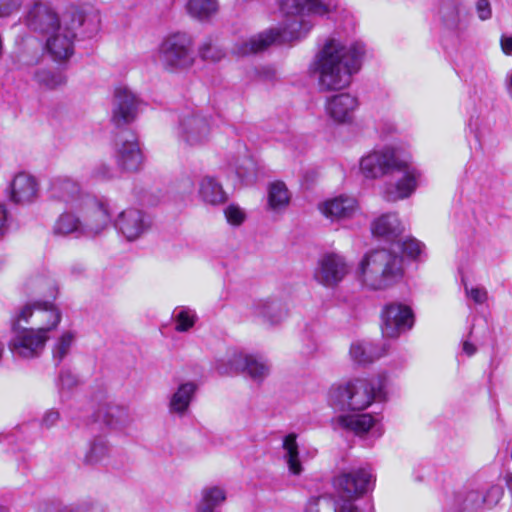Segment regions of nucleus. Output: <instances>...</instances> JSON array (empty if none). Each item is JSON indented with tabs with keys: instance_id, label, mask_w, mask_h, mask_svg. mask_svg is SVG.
Instances as JSON below:
<instances>
[{
	"instance_id": "ea45409f",
	"label": "nucleus",
	"mask_w": 512,
	"mask_h": 512,
	"mask_svg": "<svg viewBox=\"0 0 512 512\" xmlns=\"http://www.w3.org/2000/svg\"><path fill=\"white\" fill-rule=\"evenodd\" d=\"M75 340V334L71 331H65L55 342L52 350L53 360L59 364L70 352Z\"/></svg>"
},
{
	"instance_id": "39448f33",
	"label": "nucleus",
	"mask_w": 512,
	"mask_h": 512,
	"mask_svg": "<svg viewBox=\"0 0 512 512\" xmlns=\"http://www.w3.org/2000/svg\"><path fill=\"white\" fill-rule=\"evenodd\" d=\"M374 476L366 468L342 472L332 480L337 498L326 497L333 512H359L354 501L366 494L373 486Z\"/></svg>"
},
{
	"instance_id": "5701e85b",
	"label": "nucleus",
	"mask_w": 512,
	"mask_h": 512,
	"mask_svg": "<svg viewBox=\"0 0 512 512\" xmlns=\"http://www.w3.org/2000/svg\"><path fill=\"white\" fill-rule=\"evenodd\" d=\"M51 197L66 203L69 209L77 210L85 197L91 195L84 193L80 185L70 178L55 179L50 188Z\"/></svg>"
},
{
	"instance_id": "6e6552de",
	"label": "nucleus",
	"mask_w": 512,
	"mask_h": 512,
	"mask_svg": "<svg viewBox=\"0 0 512 512\" xmlns=\"http://www.w3.org/2000/svg\"><path fill=\"white\" fill-rule=\"evenodd\" d=\"M13 336L8 347L12 354L23 359L39 357L45 348L49 335L43 329L27 328L23 323L12 319Z\"/></svg>"
},
{
	"instance_id": "79ce46f5",
	"label": "nucleus",
	"mask_w": 512,
	"mask_h": 512,
	"mask_svg": "<svg viewBox=\"0 0 512 512\" xmlns=\"http://www.w3.org/2000/svg\"><path fill=\"white\" fill-rule=\"evenodd\" d=\"M199 53L203 59L211 61H219L224 57L223 50L210 39L200 46Z\"/></svg>"
},
{
	"instance_id": "7ed1b4c3",
	"label": "nucleus",
	"mask_w": 512,
	"mask_h": 512,
	"mask_svg": "<svg viewBox=\"0 0 512 512\" xmlns=\"http://www.w3.org/2000/svg\"><path fill=\"white\" fill-rule=\"evenodd\" d=\"M403 274L402 257L387 249L367 253L358 268L360 281L372 290H383L393 286L402 279Z\"/></svg>"
},
{
	"instance_id": "f257e3e1",
	"label": "nucleus",
	"mask_w": 512,
	"mask_h": 512,
	"mask_svg": "<svg viewBox=\"0 0 512 512\" xmlns=\"http://www.w3.org/2000/svg\"><path fill=\"white\" fill-rule=\"evenodd\" d=\"M339 0H280V9L287 16L299 19L260 32L247 39L238 40L232 49L237 56H249L266 50L273 44L299 40L305 37L314 27V22L306 17H326L337 13Z\"/></svg>"
},
{
	"instance_id": "8fccbe9b",
	"label": "nucleus",
	"mask_w": 512,
	"mask_h": 512,
	"mask_svg": "<svg viewBox=\"0 0 512 512\" xmlns=\"http://www.w3.org/2000/svg\"><path fill=\"white\" fill-rule=\"evenodd\" d=\"M466 295L470 297L475 303L482 304L487 299V291L480 287H465Z\"/></svg>"
},
{
	"instance_id": "a878e982",
	"label": "nucleus",
	"mask_w": 512,
	"mask_h": 512,
	"mask_svg": "<svg viewBox=\"0 0 512 512\" xmlns=\"http://www.w3.org/2000/svg\"><path fill=\"white\" fill-rule=\"evenodd\" d=\"M227 499L226 490L217 485H208L201 489L195 504V512H218Z\"/></svg>"
},
{
	"instance_id": "aec40b11",
	"label": "nucleus",
	"mask_w": 512,
	"mask_h": 512,
	"mask_svg": "<svg viewBox=\"0 0 512 512\" xmlns=\"http://www.w3.org/2000/svg\"><path fill=\"white\" fill-rule=\"evenodd\" d=\"M358 107V100L350 93H340L327 98L325 111L327 116L336 124L352 122Z\"/></svg>"
},
{
	"instance_id": "f8f14e48",
	"label": "nucleus",
	"mask_w": 512,
	"mask_h": 512,
	"mask_svg": "<svg viewBox=\"0 0 512 512\" xmlns=\"http://www.w3.org/2000/svg\"><path fill=\"white\" fill-rule=\"evenodd\" d=\"M395 171L401 173L395 184L386 186L383 197L388 202H397L409 198L417 189L422 173L412 164L401 160Z\"/></svg>"
},
{
	"instance_id": "680f3d73",
	"label": "nucleus",
	"mask_w": 512,
	"mask_h": 512,
	"mask_svg": "<svg viewBox=\"0 0 512 512\" xmlns=\"http://www.w3.org/2000/svg\"><path fill=\"white\" fill-rule=\"evenodd\" d=\"M82 270H83L82 268H80V269L76 268V271H78V273H81Z\"/></svg>"
},
{
	"instance_id": "13d9d810",
	"label": "nucleus",
	"mask_w": 512,
	"mask_h": 512,
	"mask_svg": "<svg viewBox=\"0 0 512 512\" xmlns=\"http://www.w3.org/2000/svg\"><path fill=\"white\" fill-rule=\"evenodd\" d=\"M317 348H318L317 342L315 340H312L304 352L306 354H312L317 350Z\"/></svg>"
},
{
	"instance_id": "6e6d98bb",
	"label": "nucleus",
	"mask_w": 512,
	"mask_h": 512,
	"mask_svg": "<svg viewBox=\"0 0 512 512\" xmlns=\"http://www.w3.org/2000/svg\"><path fill=\"white\" fill-rule=\"evenodd\" d=\"M501 48L505 54H512V37H501Z\"/></svg>"
},
{
	"instance_id": "c756f323",
	"label": "nucleus",
	"mask_w": 512,
	"mask_h": 512,
	"mask_svg": "<svg viewBox=\"0 0 512 512\" xmlns=\"http://www.w3.org/2000/svg\"><path fill=\"white\" fill-rule=\"evenodd\" d=\"M349 355L354 363L366 365L385 355V349L368 341L357 340L351 344Z\"/></svg>"
},
{
	"instance_id": "72a5a7b5",
	"label": "nucleus",
	"mask_w": 512,
	"mask_h": 512,
	"mask_svg": "<svg viewBox=\"0 0 512 512\" xmlns=\"http://www.w3.org/2000/svg\"><path fill=\"white\" fill-rule=\"evenodd\" d=\"M337 422L356 435H364L375 425V419L370 414L342 415L337 418Z\"/></svg>"
},
{
	"instance_id": "69168bd1",
	"label": "nucleus",
	"mask_w": 512,
	"mask_h": 512,
	"mask_svg": "<svg viewBox=\"0 0 512 512\" xmlns=\"http://www.w3.org/2000/svg\"><path fill=\"white\" fill-rule=\"evenodd\" d=\"M449 512H456V511H454V510H451V511H449Z\"/></svg>"
},
{
	"instance_id": "603ef678",
	"label": "nucleus",
	"mask_w": 512,
	"mask_h": 512,
	"mask_svg": "<svg viewBox=\"0 0 512 512\" xmlns=\"http://www.w3.org/2000/svg\"><path fill=\"white\" fill-rule=\"evenodd\" d=\"M48 284V281L44 278L30 279L26 283L28 290L41 294L43 292V286Z\"/></svg>"
},
{
	"instance_id": "9d476101",
	"label": "nucleus",
	"mask_w": 512,
	"mask_h": 512,
	"mask_svg": "<svg viewBox=\"0 0 512 512\" xmlns=\"http://www.w3.org/2000/svg\"><path fill=\"white\" fill-rule=\"evenodd\" d=\"M81 214L85 237H93L104 231L111 221L108 206L94 196L85 197L76 210Z\"/></svg>"
},
{
	"instance_id": "423d86ee",
	"label": "nucleus",
	"mask_w": 512,
	"mask_h": 512,
	"mask_svg": "<svg viewBox=\"0 0 512 512\" xmlns=\"http://www.w3.org/2000/svg\"><path fill=\"white\" fill-rule=\"evenodd\" d=\"M83 23L81 11L73 9L63 13L62 27L46 36L45 49L53 60L61 62L73 55L77 30Z\"/></svg>"
},
{
	"instance_id": "0e129e2a",
	"label": "nucleus",
	"mask_w": 512,
	"mask_h": 512,
	"mask_svg": "<svg viewBox=\"0 0 512 512\" xmlns=\"http://www.w3.org/2000/svg\"><path fill=\"white\" fill-rule=\"evenodd\" d=\"M510 481H511V476H508L507 483L509 484Z\"/></svg>"
},
{
	"instance_id": "f03ea898",
	"label": "nucleus",
	"mask_w": 512,
	"mask_h": 512,
	"mask_svg": "<svg viewBox=\"0 0 512 512\" xmlns=\"http://www.w3.org/2000/svg\"><path fill=\"white\" fill-rule=\"evenodd\" d=\"M365 55L363 42H347L336 33L327 37L319 47L310 71L317 76L320 90H342L350 85L352 76L361 69Z\"/></svg>"
},
{
	"instance_id": "2f4dec72",
	"label": "nucleus",
	"mask_w": 512,
	"mask_h": 512,
	"mask_svg": "<svg viewBox=\"0 0 512 512\" xmlns=\"http://www.w3.org/2000/svg\"><path fill=\"white\" fill-rule=\"evenodd\" d=\"M504 494V490L499 485L491 486L485 493L471 491L465 499V509H478L482 506L489 508L495 506Z\"/></svg>"
},
{
	"instance_id": "052dcab7",
	"label": "nucleus",
	"mask_w": 512,
	"mask_h": 512,
	"mask_svg": "<svg viewBox=\"0 0 512 512\" xmlns=\"http://www.w3.org/2000/svg\"><path fill=\"white\" fill-rule=\"evenodd\" d=\"M103 168H104V171H103V172H99V174H100L101 176H103V177H106V176H108V175H109V168H108V167H106V166H103Z\"/></svg>"
},
{
	"instance_id": "f3484780",
	"label": "nucleus",
	"mask_w": 512,
	"mask_h": 512,
	"mask_svg": "<svg viewBox=\"0 0 512 512\" xmlns=\"http://www.w3.org/2000/svg\"><path fill=\"white\" fill-rule=\"evenodd\" d=\"M137 96L126 86H118L114 92L111 120L116 126L130 123L136 115Z\"/></svg>"
},
{
	"instance_id": "0eeeda50",
	"label": "nucleus",
	"mask_w": 512,
	"mask_h": 512,
	"mask_svg": "<svg viewBox=\"0 0 512 512\" xmlns=\"http://www.w3.org/2000/svg\"><path fill=\"white\" fill-rule=\"evenodd\" d=\"M157 60L169 72L187 69L194 63L193 43L186 33L166 37L159 46Z\"/></svg>"
},
{
	"instance_id": "ddd939ff",
	"label": "nucleus",
	"mask_w": 512,
	"mask_h": 512,
	"mask_svg": "<svg viewBox=\"0 0 512 512\" xmlns=\"http://www.w3.org/2000/svg\"><path fill=\"white\" fill-rule=\"evenodd\" d=\"M25 24L30 30L46 37L62 27L63 14L59 15L47 3L37 2L29 8Z\"/></svg>"
},
{
	"instance_id": "c03bdc74",
	"label": "nucleus",
	"mask_w": 512,
	"mask_h": 512,
	"mask_svg": "<svg viewBox=\"0 0 512 512\" xmlns=\"http://www.w3.org/2000/svg\"><path fill=\"white\" fill-rule=\"evenodd\" d=\"M225 217L229 224L238 226L245 220V212L237 205L230 204L224 210Z\"/></svg>"
},
{
	"instance_id": "4be33fe9",
	"label": "nucleus",
	"mask_w": 512,
	"mask_h": 512,
	"mask_svg": "<svg viewBox=\"0 0 512 512\" xmlns=\"http://www.w3.org/2000/svg\"><path fill=\"white\" fill-rule=\"evenodd\" d=\"M248 316L260 319L264 323L277 325L288 316L287 307L275 299H260L247 308Z\"/></svg>"
},
{
	"instance_id": "37998d69",
	"label": "nucleus",
	"mask_w": 512,
	"mask_h": 512,
	"mask_svg": "<svg viewBox=\"0 0 512 512\" xmlns=\"http://www.w3.org/2000/svg\"><path fill=\"white\" fill-rule=\"evenodd\" d=\"M397 247L401 248L403 253H405L407 256L411 258H416L421 254L423 245L416 239L407 238L401 243L398 242Z\"/></svg>"
},
{
	"instance_id": "a19ab883",
	"label": "nucleus",
	"mask_w": 512,
	"mask_h": 512,
	"mask_svg": "<svg viewBox=\"0 0 512 512\" xmlns=\"http://www.w3.org/2000/svg\"><path fill=\"white\" fill-rule=\"evenodd\" d=\"M107 417L110 424L127 425L132 422L128 409L122 406H109Z\"/></svg>"
},
{
	"instance_id": "4d7b16f0",
	"label": "nucleus",
	"mask_w": 512,
	"mask_h": 512,
	"mask_svg": "<svg viewBox=\"0 0 512 512\" xmlns=\"http://www.w3.org/2000/svg\"><path fill=\"white\" fill-rule=\"evenodd\" d=\"M462 351L463 353L470 357L476 353L477 349L474 344H472L468 340H465L462 343Z\"/></svg>"
},
{
	"instance_id": "3c124183",
	"label": "nucleus",
	"mask_w": 512,
	"mask_h": 512,
	"mask_svg": "<svg viewBox=\"0 0 512 512\" xmlns=\"http://www.w3.org/2000/svg\"><path fill=\"white\" fill-rule=\"evenodd\" d=\"M10 226V215L7 209L0 205V241L5 237L8 233Z\"/></svg>"
},
{
	"instance_id": "412c9836",
	"label": "nucleus",
	"mask_w": 512,
	"mask_h": 512,
	"mask_svg": "<svg viewBox=\"0 0 512 512\" xmlns=\"http://www.w3.org/2000/svg\"><path fill=\"white\" fill-rule=\"evenodd\" d=\"M319 210L331 221L348 220L359 212V204L352 196L339 195L320 203Z\"/></svg>"
},
{
	"instance_id": "c85d7f7f",
	"label": "nucleus",
	"mask_w": 512,
	"mask_h": 512,
	"mask_svg": "<svg viewBox=\"0 0 512 512\" xmlns=\"http://www.w3.org/2000/svg\"><path fill=\"white\" fill-rule=\"evenodd\" d=\"M53 233L58 236L74 235L76 238L84 236L81 214L75 209L60 214L53 225Z\"/></svg>"
},
{
	"instance_id": "de8ad7c7",
	"label": "nucleus",
	"mask_w": 512,
	"mask_h": 512,
	"mask_svg": "<svg viewBox=\"0 0 512 512\" xmlns=\"http://www.w3.org/2000/svg\"><path fill=\"white\" fill-rule=\"evenodd\" d=\"M22 6V0H0V17H8Z\"/></svg>"
},
{
	"instance_id": "20e7f679",
	"label": "nucleus",
	"mask_w": 512,
	"mask_h": 512,
	"mask_svg": "<svg viewBox=\"0 0 512 512\" xmlns=\"http://www.w3.org/2000/svg\"><path fill=\"white\" fill-rule=\"evenodd\" d=\"M384 398L381 379H357L329 392V404L340 410L361 411L368 408L374 400Z\"/></svg>"
},
{
	"instance_id": "4c0bfd02",
	"label": "nucleus",
	"mask_w": 512,
	"mask_h": 512,
	"mask_svg": "<svg viewBox=\"0 0 512 512\" xmlns=\"http://www.w3.org/2000/svg\"><path fill=\"white\" fill-rule=\"evenodd\" d=\"M173 317L177 332H187L195 325L197 320L196 312L186 306L177 307L173 312Z\"/></svg>"
},
{
	"instance_id": "c9c22d12",
	"label": "nucleus",
	"mask_w": 512,
	"mask_h": 512,
	"mask_svg": "<svg viewBox=\"0 0 512 512\" xmlns=\"http://www.w3.org/2000/svg\"><path fill=\"white\" fill-rule=\"evenodd\" d=\"M290 200V195L283 182H274L269 186L268 205L273 211L285 208Z\"/></svg>"
},
{
	"instance_id": "473e14b6",
	"label": "nucleus",
	"mask_w": 512,
	"mask_h": 512,
	"mask_svg": "<svg viewBox=\"0 0 512 512\" xmlns=\"http://www.w3.org/2000/svg\"><path fill=\"white\" fill-rule=\"evenodd\" d=\"M297 436L290 433L283 439L284 460L287 464L288 470L292 475H300L303 471V466L299 456V446L297 443Z\"/></svg>"
},
{
	"instance_id": "58836bf2",
	"label": "nucleus",
	"mask_w": 512,
	"mask_h": 512,
	"mask_svg": "<svg viewBox=\"0 0 512 512\" xmlns=\"http://www.w3.org/2000/svg\"><path fill=\"white\" fill-rule=\"evenodd\" d=\"M35 80L39 85L55 89L65 85L66 76L61 71L41 69L35 73Z\"/></svg>"
},
{
	"instance_id": "a18cd8bd",
	"label": "nucleus",
	"mask_w": 512,
	"mask_h": 512,
	"mask_svg": "<svg viewBox=\"0 0 512 512\" xmlns=\"http://www.w3.org/2000/svg\"><path fill=\"white\" fill-rule=\"evenodd\" d=\"M331 503L327 498H311L307 504L306 512H331Z\"/></svg>"
},
{
	"instance_id": "a211bd4d",
	"label": "nucleus",
	"mask_w": 512,
	"mask_h": 512,
	"mask_svg": "<svg viewBox=\"0 0 512 512\" xmlns=\"http://www.w3.org/2000/svg\"><path fill=\"white\" fill-rule=\"evenodd\" d=\"M210 133V122L205 116L192 114L180 120L179 137L190 146L205 143L209 139Z\"/></svg>"
},
{
	"instance_id": "b1692460",
	"label": "nucleus",
	"mask_w": 512,
	"mask_h": 512,
	"mask_svg": "<svg viewBox=\"0 0 512 512\" xmlns=\"http://www.w3.org/2000/svg\"><path fill=\"white\" fill-rule=\"evenodd\" d=\"M232 362L236 370L245 372L257 382L263 381L270 372V365L260 356L237 354Z\"/></svg>"
},
{
	"instance_id": "2eb2a0df",
	"label": "nucleus",
	"mask_w": 512,
	"mask_h": 512,
	"mask_svg": "<svg viewBox=\"0 0 512 512\" xmlns=\"http://www.w3.org/2000/svg\"><path fill=\"white\" fill-rule=\"evenodd\" d=\"M349 270L350 267L342 255L330 253L318 261L314 277L318 283L326 287H334L345 278Z\"/></svg>"
},
{
	"instance_id": "4468645a",
	"label": "nucleus",
	"mask_w": 512,
	"mask_h": 512,
	"mask_svg": "<svg viewBox=\"0 0 512 512\" xmlns=\"http://www.w3.org/2000/svg\"><path fill=\"white\" fill-rule=\"evenodd\" d=\"M381 330L385 337L396 338L401 333L412 328L414 315L410 307L391 303L384 307L382 314Z\"/></svg>"
},
{
	"instance_id": "49530a36",
	"label": "nucleus",
	"mask_w": 512,
	"mask_h": 512,
	"mask_svg": "<svg viewBox=\"0 0 512 512\" xmlns=\"http://www.w3.org/2000/svg\"><path fill=\"white\" fill-rule=\"evenodd\" d=\"M78 384L77 377L68 370L61 371L58 380L60 391L71 390Z\"/></svg>"
},
{
	"instance_id": "bb28decb",
	"label": "nucleus",
	"mask_w": 512,
	"mask_h": 512,
	"mask_svg": "<svg viewBox=\"0 0 512 512\" xmlns=\"http://www.w3.org/2000/svg\"><path fill=\"white\" fill-rule=\"evenodd\" d=\"M198 196L203 203L212 206L221 205L227 200V194L220 181L210 175H205L199 180Z\"/></svg>"
},
{
	"instance_id": "7c9ffc66",
	"label": "nucleus",
	"mask_w": 512,
	"mask_h": 512,
	"mask_svg": "<svg viewBox=\"0 0 512 512\" xmlns=\"http://www.w3.org/2000/svg\"><path fill=\"white\" fill-rule=\"evenodd\" d=\"M196 389L197 386L193 382L180 384L170 396L168 405L170 413L183 416L192 402Z\"/></svg>"
},
{
	"instance_id": "bf43d9fd",
	"label": "nucleus",
	"mask_w": 512,
	"mask_h": 512,
	"mask_svg": "<svg viewBox=\"0 0 512 512\" xmlns=\"http://www.w3.org/2000/svg\"><path fill=\"white\" fill-rule=\"evenodd\" d=\"M505 85L508 94L512 97V73L506 77Z\"/></svg>"
},
{
	"instance_id": "6ab92c4d",
	"label": "nucleus",
	"mask_w": 512,
	"mask_h": 512,
	"mask_svg": "<svg viewBox=\"0 0 512 512\" xmlns=\"http://www.w3.org/2000/svg\"><path fill=\"white\" fill-rule=\"evenodd\" d=\"M115 226L128 241H133L148 231L150 222L142 210L129 208L118 215Z\"/></svg>"
},
{
	"instance_id": "9b49d317",
	"label": "nucleus",
	"mask_w": 512,
	"mask_h": 512,
	"mask_svg": "<svg viewBox=\"0 0 512 512\" xmlns=\"http://www.w3.org/2000/svg\"><path fill=\"white\" fill-rule=\"evenodd\" d=\"M401 160L393 148L384 147L363 156L360 160V171L365 178L376 179L393 173Z\"/></svg>"
},
{
	"instance_id": "393cba45",
	"label": "nucleus",
	"mask_w": 512,
	"mask_h": 512,
	"mask_svg": "<svg viewBox=\"0 0 512 512\" xmlns=\"http://www.w3.org/2000/svg\"><path fill=\"white\" fill-rule=\"evenodd\" d=\"M37 182L29 174H17L11 183V200L17 204H26L34 201L37 197Z\"/></svg>"
},
{
	"instance_id": "864d4df0",
	"label": "nucleus",
	"mask_w": 512,
	"mask_h": 512,
	"mask_svg": "<svg viewBox=\"0 0 512 512\" xmlns=\"http://www.w3.org/2000/svg\"><path fill=\"white\" fill-rule=\"evenodd\" d=\"M59 418H60V414L58 411L48 410L42 418V424L47 428H51L52 426H54L57 423Z\"/></svg>"
},
{
	"instance_id": "1a4fd4ad",
	"label": "nucleus",
	"mask_w": 512,
	"mask_h": 512,
	"mask_svg": "<svg viewBox=\"0 0 512 512\" xmlns=\"http://www.w3.org/2000/svg\"><path fill=\"white\" fill-rule=\"evenodd\" d=\"M23 324H31L34 329H43L49 335L61 321V313L48 301H35L19 308L13 318Z\"/></svg>"
},
{
	"instance_id": "cd10ccee",
	"label": "nucleus",
	"mask_w": 512,
	"mask_h": 512,
	"mask_svg": "<svg viewBox=\"0 0 512 512\" xmlns=\"http://www.w3.org/2000/svg\"><path fill=\"white\" fill-rule=\"evenodd\" d=\"M404 225L396 213H386L371 224L372 233L378 237L394 240L404 232Z\"/></svg>"
},
{
	"instance_id": "e433bc0d",
	"label": "nucleus",
	"mask_w": 512,
	"mask_h": 512,
	"mask_svg": "<svg viewBox=\"0 0 512 512\" xmlns=\"http://www.w3.org/2000/svg\"><path fill=\"white\" fill-rule=\"evenodd\" d=\"M187 8L193 17L206 19L216 13L218 4L217 0H188Z\"/></svg>"
},
{
	"instance_id": "dca6fc26",
	"label": "nucleus",
	"mask_w": 512,
	"mask_h": 512,
	"mask_svg": "<svg viewBox=\"0 0 512 512\" xmlns=\"http://www.w3.org/2000/svg\"><path fill=\"white\" fill-rule=\"evenodd\" d=\"M115 160L118 166L125 171H137L143 163V156L135 135L123 131L117 138L115 147Z\"/></svg>"
},
{
	"instance_id": "5fc2aeb1",
	"label": "nucleus",
	"mask_w": 512,
	"mask_h": 512,
	"mask_svg": "<svg viewBox=\"0 0 512 512\" xmlns=\"http://www.w3.org/2000/svg\"><path fill=\"white\" fill-rule=\"evenodd\" d=\"M179 188L184 192L191 193L194 188V182L190 177H185L180 181Z\"/></svg>"
},
{
	"instance_id": "f704fd0d",
	"label": "nucleus",
	"mask_w": 512,
	"mask_h": 512,
	"mask_svg": "<svg viewBox=\"0 0 512 512\" xmlns=\"http://www.w3.org/2000/svg\"><path fill=\"white\" fill-rule=\"evenodd\" d=\"M110 455V447L106 439L95 438L88 446L82 462L86 466H96L106 462Z\"/></svg>"
},
{
	"instance_id": "09e8293b",
	"label": "nucleus",
	"mask_w": 512,
	"mask_h": 512,
	"mask_svg": "<svg viewBox=\"0 0 512 512\" xmlns=\"http://www.w3.org/2000/svg\"><path fill=\"white\" fill-rule=\"evenodd\" d=\"M475 10L481 21H487L492 17V7L489 0H477Z\"/></svg>"
},
{
	"instance_id": "e2e57ef3",
	"label": "nucleus",
	"mask_w": 512,
	"mask_h": 512,
	"mask_svg": "<svg viewBox=\"0 0 512 512\" xmlns=\"http://www.w3.org/2000/svg\"><path fill=\"white\" fill-rule=\"evenodd\" d=\"M82 270H83L82 268H80V269L76 268V271H78V273H81Z\"/></svg>"
}]
</instances>
